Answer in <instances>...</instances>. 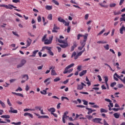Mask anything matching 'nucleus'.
Instances as JSON below:
<instances>
[{
	"instance_id": "39",
	"label": "nucleus",
	"mask_w": 125,
	"mask_h": 125,
	"mask_svg": "<svg viewBox=\"0 0 125 125\" xmlns=\"http://www.w3.org/2000/svg\"><path fill=\"white\" fill-rule=\"evenodd\" d=\"M82 68H83V66L82 65H78L77 66V70L80 72V71H82Z\"/></svg>"
},
{
	"instance_id": "2",
	"label": "nucleus",
	"mask_w": 125,
	"mask_h": 125,
	"mask_svg": "<svg viewBox=\"0 0 125 125\" xmlns=\"http://www.w3.org/2000/svg\"><path fill=\"white\" fill-rule=\"evenodd\" d=\"M52 49V47L44 46L42 47V51H43L45 49H46V50H47L48 53L51 56H53V55H54V54L53 53V52H52V51H51Z\"/></svg>"
},
{
	"instance_id": "42",
	"label": "nucleus",
	"mask_w": 125,
	"mask_h": 125,
	"mask_svg": "<svg viewBox=\"0 0 125 125\" xmlns=\"http://www.w3.org/2000/svg\"><path fill=\"white\" fill-rule=\"evenodd\" d=\"M29 89H30V86H29L28 84H26L25 86L26 91H28Z\"/></svg>"
},
{
	"instance_id": "56",
	"label": "nucleus",
	"mask_w": 125,
	"mask_h": 125,
	"mask_svg": "<svg viewBox=\"0 0 125 125\" xmlns=\"http://www.w3.org/2000/svg\"><path fill=\"white\" fill-rule=\"evenodd\" d=\"M37 20L38 22H41V21H42V17L39 16L38 18H37Z\"/></svg>"
},
{
	"instance_id": "10",
	"label": "nucleus",
	"mask_w": 125,
	"mask_h": 125,
	"mask_svg": "<svg viewBox=\"0 0 125 125\" xmlns=\"http://www.w3.org/2000/svg\"><path fill=\"white\" fill-rule=\"evenodd\" d=\"M113 78L115 81H119L118 79H120V80H122V78H121V76L118 75V74L117 73H115V74L114 75ZM117 78H118V79Z\"/></svg>"
},
{
	"instance_id": "18",
	"label": "nucleus",
	"mask_w": 125,
	"mask_h": 125,
	"mask_svg": "<svg viewBox=\"0 0 125 125\" xmlns=\"http://www.w3.org/2000/svg\"><path fill=\"white\" fill-rule=\"evenodd\" d=\"M58 20L59 22H61V23H63V24H64V22H65V20H64V19H62V18H61V17H59L58 18Z\"/></svg>"
},
{
	"instance_id": "30",
	"label": "nucleus",
	"mask_w": 125,
	"mask_h": 125,
	"mask_svg": "<svg viewBox=\"0 0 125 125\" xmlns=\"http://www.w3.org/2000/svg\"><path fill=\"white\" fill-rule=\"evenodd\" d=\"M104 48L105 49V50H109V49L110 47H109V44H107L104 46Z\"/></svg>"
},
{
	"instance_id": "46",
	"label": "nucleus",
	"mask_w": 125,
	"mask_h": 125,
	"mask_svg": "<svg viewBox=\"0 0 125 125\" xmlns=\"http://www.w3.org/2000/svg\"><path fill=\"white\" fill-rule=\"evenodd\" d=\"M99 4V5L101 6L102 7H108V6L103 4L102 3H100Z\"/></svg>"
},
{
	"instance_id": "62",
	"label": "nucleus",
	"mask_w": 125,
	"mask_h": 125,
	"mask_svg": "<svg viewBox=\"0 0 125 125\" xmlns=\"http://www.w3.org/2000/svg\"><path fill=\"white\" fill-rule=\"evenodd\" d=\"M104 125H109V124L107 123L106 120H104Z\"/></svg>"
},
{
	"instance_id": "31",
	"label": "nucleus",
	"mask_w": 125,
	"mask_h": 125,
	"mask_svg": "<svg viewBox=\"0 0 125 125\" xmlns=\"http://www.w3.org/2000/svg\"><path fill=\"white\" fill-rule=\"evenodd\" d=\"M76 47H77V44H74L71 47V48L70 51H73L74 49H75V48H76Z\"/></svg>"
},
{
	"instance_id": "52",
	"label": "nucleus",
	"mask_w": 125,
	"mask_h": 125,
	"mask_svg": "<svg viewBox=\"0 0 125 125\" xmlns=\"http://www.w3.org/2000/svg\"><path fill=\"white\" fill-rule=\"evenodd\" d=\"M76 107H78V108H85V106L84 105H76Z\"/></svg>"
},
{
	"instance_id": "58",
	"label": "nucleus",
	"mask_w": 125,
	"mask_h": 125,
	"mask_svg": "<svg viewBox=\"0 0 125 125\" xmlns=\"http://www.w3.org/2000/svg\"><path fill=\"white\" fill-rule=\"evenodd\" d=\"M104 100L105 101H106V102H109V103H111V102H112V101L109 99H105Z\"/></svg>"
},
{
	"instance_id": "6",
	"label": "nucleus",
	"mask_w": 125,
	"mask_h": 125,
	"mask_svg": "<svg viewBox=\"0 0 125 125\" xmlns=\"http://www.w3.org/2000/svg\"><path fill=\"white\" fill-rule=\"evenodd\" d=\"M73 66H75V63H71V64L67 66L64 69V71H63V74H67V73H68V70L70 68H72V67H73Z\"/></svg>"
},
{
	"instance_id": "43",
	"label": "nucleus",
	"mask_w": 125,
	"mask_h": 125,
	"mask_svg": "<svg viewBox=\"0 0 125 125\" xmlns=\"http://www.w3.org/2000/svg\"><path fill=\"white\" fill-rule=\"evenodd\" d=\"M116 84H117V83L116 82H113L112 83H111L110 84V86L111 87H114V86H115V85H116Z\"/></svg>"
},
{
	"instance_id": "24",
	"label": "nucleus",
	"mask_w": 125,
	"mask_h": 125,
	"mask_svg": "<svg viewBox=\"0 0 125 125\" xmlns=\"http://www.w3.org/2000/svg\"><path fill=\"white\" fill-rule=\"evenodd\" d=\"M51 76H57V73H56V71L54 70H52L51 72Z\"/></svg>"
},
{
	"instance_id": "28",
	"label": "nucleus",
	"mask_w": 125,
	"mask_h": 125,
	"mask_svg": "<svg viewBox=\"0 0 125 125\" xmlns=\"http://www.w3.org/2000/svg\"><path fill=\"white\" fill-rule=\"evenodd\" d=\"M57 41L59 42H60V43H65V42H66V41H63V40H61V39H57Z\"/></svg>"
},
{
	"instance_id": "34",
	"label": "nucleus",
	"mask_w": 125,
	"mask_h": 125,
	"mask_svg": "<svg viewBox=\"0 0 125 125\" xmlns=\"http://www.w3.org/2000/svg\"><path fill=\"white\" fill-rule=\"evenodd\" d=\"M28 111H35V109H29V108H25L23 110L24 112H28Z\"/></svg>"
},
{
	"instance_id": "17",
	"label": "nucleus",
	"mask_w": 125,
	"mask_h": 125,
	"mask_svg": "<svg viewBox=\"0 0 125 125\" xmlns=\"http://www.w3.org/2000/svg\"><path fill=\"white\" fill-rule=\"evenodd\" d=\"M31 42L32 40L28 39L27 41L26 47H28V46H30V45H31Z\"/></svg>"
},
{
	"instance_id": "29",
	"label": "nucleus",
	"mask_w": 125,
	"mask_h": 125,
	"mask_svg": "<svg viewBox=\"0 0 125 125\" xmlns=\"http://www.w3.org/2000/svg\"><path fill=\"white\" fill-rule=\"evenodd\" d=\"M97 43H99V44H100V43H107V42L106 41H97Z\"/></svg>"
},
{
	"instance_id": "3",
	"label": "nucleus",
	"mask_w": 125,
	"mask_h": 125,
	"mask_svg": "<svg viewBox=\"0 0 125 125\" xmlns=\"http://www.w3.org/2000/svg\"><path fill=\"white\" fill-rule=\"evenodd\" d=\"M83 52H82V51L78 52L77 54H76V52H74L71 55V58H73V57H74L75 60H77V59H78V58H79L80 56H82V54H83Z\"/></svg>"
},
{
	"instance_id": "7",
	"label": "nucleus",
	"mask_w": 125,
	"mask_h": 125,
	"mask_svg": "<svg viewBox=\"0 0 125 125\" xmlns=\"http://www.w3.org/2000/svg\"><path fill=\"white\" fill-rule=\"evenodd\" d=\"M84 86H86V85L83 83H81V84L77 85V89L79 90H82V89H83Z\"/></svg>"
},
{
	"instance_id": "57",
	"label": "nucleus",
	"mask_w": 125,
	"mask_h": 125,
	"mask_svg": "<svg viewBox=\"0 0 125 125\" xmlns=\"http://www.w3.org/2000/svg\"><path fill=\"white\" fill-rule=\"evenodd\" d=\"M83 47H83V46H80L78 47V50H82L83 48Z\"/></svg>"
},
{
	"instance_id": "41",
	"label": "nucleus",
	"mask_w": 125,
	"mask_h": 125,
	"mask_svg": "<svg viewBox=\"0 0 125 125\" xmlns=\"http://www.w3.org/2000/svg\"><path fill=\"white\" fill-rule=\"evenodd\" d=\"M116 4L115 3H110V4H109V6H110V7H115V6H116Z\"/></svg>"
},
{
	"instance_id": "21",
	"label": "nucleus",
	"mask_w": 125,
	"mask_h": 125,
	"mask_svg": "<svg viewBox=\"0 0 125 125\" xmlns=\"http://www.w3.org/2000/svg\"><path fill=\"white\" fill-rule=\"evenodd\" d=\"M40 93L43 95H46L47 94V91H46V90L44 89L42 91H41Z\"/></svg>"
},
{
	"instance_id": "63",
	"label": "nucleus",
	"mask_w": 125,
	"mask_h": 125,
	"mask_svg": "<svg viewBox=\"0 0 125 125\" xmlns=\"http://www.w3.org/2000/svg\"><path fill=\"white\" fill-rule=\"evenodd\" d=\"M120 21L122 22V21H125V17H122L120 19Z\"/></svg>"
},
{
	"instance_id": "9",
	"label": "nucleus",
	"mask_w": 125,
	"mask_h": 125,
	"mask_svg": "<svg viewBox=\"0 0 125 125\" xmlns=\"http://www.w3.org/2000/svg\"><path fill=\"white\" fill-rule=\"evenodd\" d=\"M27 61L25 60H21V64H19V65H17V68H21V67H23L24 66V64H26V62Z\"/></svg>"
},
{
	"instance_id": "40",
	"label": "nucleus",
	"mask_w": 125,
	"mask_h": 125,
	"mask_svg": "<svg viewBox=\"0 0 125 125\" xmlns=\"http://www.w3.org/2000/svg\"><path fill=\"white\" fill-rule=\"evenodd\" d=\"M7 103L8 105H9V106H12V104H11V103H10V101H9V99H7Z\"/></svg>"
},
{
	"instance_id": "22",
	"label": "nucleus",
	"mask_w": 125,
	"mask_h": 125,
	"mask_svg": "<svg viewBox=\"0 0 125 125\" xmlns=\"http://www.w3.org/2000/svg\"><path fill=\"white\" fill-rule=\"evenodd\" d=\"M0 118H3V119H10V116L8 115H2L0 116Z\"/></svg>"
},
{
	"instance_id": "4",
	"label": "nucleus",
	"mask_w": 125,
	"mask_h": 125,
	"mask_svg": "<svg viewBox=\"0 0 125 125\" xmlns=\"http://www.w3.org/2000/svg\"><path fill=\"white\" fill-rule=\"evenodd\" d=\"M0 7H5L7 9H10V10L12 9V7L13 8H17L16 6H14L12 4H9L8 5H7L4 4H0Z\"/></svg>"
},
{
	"instance_id": "53",
	"label": "nucleus",
	"mask_w": 125,
	"mask_h": 125,
	"mask_svg": "<svg viewBox=\"0 0 125 125\" xmlns=\"http://www.w3.org/2000/svg\"><path fill=\"white\" fill-rule=\"evenodd\" d=\"M17 95L18 96H20V97H24V95H23V94H21V93H17Z\"/></svg>"
},
{
	"instance_id": "20",
	"label": "nucleus",
	"mask_w": 125,
	"mask_h": 125,
	"mask_svg": "<svg viewBox=\"0 0 125 125\" xmlns=\"http://www.w3.org/2000/svg\"><path fill=\"white\" fill-rule=\"evenodd\" d=\"M121 114H120V113H115L113 114V116H114V117L116 119H119L120 118V116Z\"/></svg>"
},
{
	"instance_id": "37",
	"label": "nucleus",
	"mask_w": 125,
	"mask_h": 125,
	"mask_svg": "<svg viewBox=\"0 0 125 125\" xmlns=\"http://www.w3.org/2000/svg\"><path fill=\"white\" fill-rule=\"evenodd\" d=\"M52 2H53V3H55L56 5H59V2H58V1L56 0H52Z\"/></svg>"
},
{
	"instance_id": "19",
	"label": "nucleus",
	"mask_w": 125,
	"mask_h": 125,
	"mask_svg": "<svg viewBox=\"0 0 125 125\" xmlns=\"http://www.w3.org/2000/svg\"><path fill=\"white\" fill-rule=\"evenodd\" d=\"M123 31H125V27L124 25H123L122 27L120 29V34H124Z\"/></svg>"
},
{
	"instance_id": "64",
	"label": "nucleus",
	"mask_w": 125,
	"mask_h": 125,
	"mask_svg": "<svg viewBox=\"0 0 125 125\" xmlns=\"http://www.w3.org/2000/svg\"><path fill=\"white\" fill-rule=\"evenodd\" d=\"M122 82H123V83H125V77L123 78V79H121V80Z\"/></svg>"
},
{
	"instance_id": "13",
	"label": "nucleus",
	"mask_w": 125,
	"mask_h": 125,
	"mask_svg": "<svg viewBox=\"0 0 125 125\" xmlns=\"http://www.w3.org/2000/svg\"><path fill=\"white\" fill-rule=\"evenodd\" d=\"M39 52V50H36L32 52V55L30 56L31 57H36V55H37V53Z\"/></svg>"
},
{
	"instance_id": "36",
	"label": "nucleus",
	"mask_w": 125,
	"mask_h": 125,
	"mask_svg": "<svg viewBox=\"0 0 125 125\" xmlns=\"http://www.w3.org/2000/svg\"><path fill=\"white\" fill-rule=\"evenodd\" d=\"M60 78L59 77H57L55 79H54V82L55 83H57V82H59V81H60Z\"/></svg>"
},
{
	"instance_id": "1",
	"label": "nucleus",
	"mask_w": 125,
	"mask_h": 125,
	"mask_svg": "<svg viewBox=\"0 0 125 125\" xmlns=\"http://www.w3.org/2000/svg\"><path fill=\"white\" fill-rule=\"evenodd\" d=\"M47 35H44L42 39V42H44V44H50L52 42V40H53V36H51L49 37V40L46 39Z\"/></svg>"
},
{
	"instance_id": "60",
	"label": "nucleus",
	"mask_w": 125,
	"mask_h": 125,
	"mask_svg": "<svg viewBox=\"0 0 125 125\" xmlns=\"http://www.w3.org/2000/svg\"><path fill=\"white\" fill-rule=\"evenodd\" d=\"M50 78H48L47 79L44 81V83H47V82H48V81H50Z\"/></svg>"
},
{
	"instance_id": "49",
	"label": "nucleus",
	"mask_w": 125,
	"mask_h": 125,
	"mask_svg": "<svg viewBox=\"0 0 125 125\" xmlns=\"http://www.w3.org/2000/svg\"><path fill=\"white\" fill-rule=\"evenodd\" d=\"M88 16H89V15L88 14H87L84 16L85 20H87V19H88Z\"/></svg>"
},
{
	"instance_id": "26",
	"label": "nucleus",
	"mask_w": 125,
	"mask_h": 125,
	"mask_svg": "<svg viewBox=\"0 0 125 125\" xmlns=\"http://www.w3.org/2000/svg\"><path fill=\"white\" fill-rule=\"evenodd\" d=\"M0 104L1 106H2V108H5V107H6V106L5 105V104L1 101V100H0Z\"/></svg>"
},
{
	"instance_id": "11",
	"label": "nucleus",
	"mask_w": 125,
	"mask_h": 125,
	"mask_svg": "<svg viewBox=\"0 0 125 125\" xmlns=\"http://www.w3.org/2000/svg\"><path fill=\"white\" fill-rule=\"evenodd\" d=\"M10 110L9 111V113H13V114H17L18 113V111L17 110L13 109V107H10Z\"/></svg>"
},
{
	"instance_id": "47",
	"label": "nucleus",
	"mask_w": 125,
	"mask_h": 125,
	"mask_svg": "<svg viewBox=\"0 0 125 125\" xmlns=\"http://www.w3.org/2000/svg\"><path fill=\"white\" fill-rule=\"evenodd\" d=\"M86 117L88 120H91V119L93 118L92 116L91 115H87Z\"/></svg>"
},
{
	"instance_id": "27",
	"label": "nucleus",
	"mask_w": 125,
	"mask_h": 125,
	"mask_svg": "<svg viewBox=\"0 0 125 125\" xmlns=\"http://www.w3.org/2000/svg\"><path fill=\"white\" fill-rule=\"evenodd\" d=\"M22 79H24L25 81H28L29 80V76H28V75H24L23 76Z\"/></svg>"
},
{
	"instance_id": "59",
	"label": "nucleus",
	"mask_w": 125,
	"mask_h": 125,
	"mask_svg": "<svg viewBox=\"0 0 125 125\" xmlns=\"http://www.w3.org/2000/svg\"><path fill=\"white\" fill-rule=\"evenodd\" d=\"M15 81H16V79H12L9 80L10 83H14V82H15Z\"/></svg>"
},
{
	"instance_id": "12",
	"label": "nucleus",
	"mask_w": 125,
	"mask_h": 125,
	"mask_svg": "<svg viewBox=\"0 0 125 125\" xmlns=\"http://www.w3.org/2000/svg\"><path fill=\"white\" fill-rule=\"evenodd\" d=\"M23 116L24 117H29V118H31V119H33V118L34 117V116H33V114L28 112H26L24 113Z\"/></svg>"
},
{
	"instance_id": "33",
	"label": "nucleus",
	"mask_w": 125,
	"mask_h": 125,
	"mask_svg": "<svg viewBox=\"0 0 125 125\" xmlns=\"http://www.w3.org/2000/svg\"><path fill=\"white\" fill-rule=\"evenodd\" d=\"M120 14H122V12L121 11H119L118 12H114V15H119Z\"/></svg>"
},
{
	"instance_id": "54",
	"label": "nucleus",
	"mask_w": 125,
	"mask_h": 125,
	"mask_svg": "<svg viewBox=\"0 0 125 125\" xmlns=\"http://www.w3.org/2000/svg\"><path fill=\"white\" fill-rule=\"evenodd\" d=\"M64 24L65 26H69V25H70V22H66L65 21Z\"/></svg>"
},
{
	"instance_id": "5",
	"label": "nucleus",
	"mask_w": 125,
	"mask_h": 125,
	"mask_svg": "<svg viewBox=\"0 0 125 125\" xmlns=\"http://www.w3.org/2000/svg\"><path fill=\"white\" fill-rule=\"evenodd\" d=\"M87 37H88V34H85V36H84V40L83 41H81L80 42L81 46L84 47L86 43L85 42L86 41H87Z\"/></svg>"
},
{
	"instance_id": "14",
	"label": "nucleus",
	"mask_w": 125,
	"mask_h": 125,
	"mask_svg": "<svg viewBox=\"0 0 125 125\" xmlns=\"http://www.w3.org/2000/svg\"><path fill=\"white\" fill-rule=\"evenodd\" d=\"M63 44H60L61 47H62V48H65V47H67L68 46V43L67 42L65 41L64 43H62Z\"/></svg>"
},
{
	"instance_id": "44",
	"label": "nucleus",
	"mask_w": 125,
	"mask_h": 125,
	"mask_svg": "<svg viewBox=\"0 0 125 125\" xmlns=\"http://www.w3.org/2000/svg\"><path fill=\"white\" fill-rule=\"evenodd\" d=\"M62 101H64V99H66L69 101V99L67 97H61Z\"/></svg>"
},
{
	"instance_id": "38",
	"label": "nucleus",
	"mask_w": 125,
	"mask_h": 125,
	"mask_svg": "<svg viewBox=\"0 0 125 125\" xmlns=\"http://www.w3.org/2000/svg\"><path fill=\"white\" fill-rule=\"evenodd\" d=\"M101 113H107V112H108V111H107L106 110L104 109V108H101Z\"/></svg>"
},
{
	"instance_id": "55",
	"label": "nucleus",
	"mask_w": 125,
	"mask_h": 125,
	"mask_svg": "<svg viewBox=\"0 0 125 125\" xmlns=\"http://www.w3.org/2000/svg\"><path fill=\"white\" fill-rule=\"evenodd\" d=\"M105 83H108V77L105 76L104 77Z\"/></svg>"
},
{
	"instance_id": "8",
	"label": "nucleus",
	"mask_w": 125,
	"mask_h": 125,
	"mask_svg": "<svg viewBox=\"0 0 125 125\" xmlns=\"http://www.w3.org/2000/svg\"><path fill=\"white\" fill-rule=\"evenodd\" d=\"M102 121L101 118H94L92 119V122L93 123H96V124H102L101 122Z\"/></svg>"
},
{
	"instance_id": "35",
	"label": "nucleus",
	"mask_w": 125,
	"mask_h": 125,
	"mask_svg": "<svg viewBox=\"0 0 125 125\" xmlns=\"http://www.w3.org/2000/svg\"><path fill=\"white\" fill-rule=\"evenodd\" d=\"M105 32V29L104 28L103 29H102V30L98 34V36H100V35H102V34H103V33H104Z\"/></svg>"
},
{
	"instance_id": "23",
	"label": "nucleus",
	"mask_w": 125,
	"mask_h": 125,
	"mask_svg": "<svg viewBox=\"0 0 125 125\" xmlns=\"http://www.w3.org/2000/svg\"><path fill=\"white\" fill-rule=\"evenodd\" d=\"M86 110H88V112H87L88 115H90V114H91V113H92V109H91V108L86 107Z\"/></svg>"
},
{
	"instance_id": "51",
	"label": "nucleus",
	"mask_w": 125,
	"mask_h": 125,
	"mask_svg": "<svg viewBox=\"0 0 125 125\" xmlns=\"http://www.w3.org/2000/svg\"><path fill=\"white\" fill-rule=\"evenodd\" d=\"M118 87L119 88H122V87H124V84H118Z\"/></svg>"
},
{
	"instance_id": "50",
	"label": "nucleus",
	"mask_w": 125,
	"mask_h": 125,
	"mask_svg": "<svg viewBox=\"0 0 125 125\" xmlns=\"http://www.w3.org/2000/svg\"><path fill=\"white\" fill-rule=\"evenodd\" d=\"M22 90H23V89H22V88L21 87H19L16 90V91H22Z\"/></svg>"
},
{
	"instance_id": "61",
	"label": "nucleus",
	"mask_w": 125,
	"mask_h": 125,
	"mask_svg": "<svg viewBox=\"0 0 125 125\" xmlns=\"http://www.w3.org/2000/svg\"><path fill=\"white\" fill-rule=\"evenodd\" d=\"M43 67V65H41V66H38V67H37V69H38V70H42V68Z\"/></svg>"
},
{
	"instance_id": "16",
	"label": "nucleus",
	"mask_w": 125,
	"mask_h": 125,
	"mask_svg": "<svg viewBox=\"0 0 125 125\" xmlns=\"http://www.w3.org/2000/svg\"><path fill=\"white\" fill-rule=\"evenodd\" d=\"M86 72H87V71L86 70H83L82 72H81L79 74V76L80 77H83V76L85 75V74H86Z\"/></svg>"
},
{
	"instance_id": "45",
	"label": "nucleus",
	"mask_w": 125,
	"mask_h": 125,
	"mask_svg": "<svg viewBox=\"0 0 125 125\" xmlns=\"http://www.w3.org/2000/svg\"><path fill=\"white\" fill-rule=\"evenodd\" d=\"M12 33L13 35H14V36H16V37H18V38H19V35H18L17 32L13 31Z\"/></svg>"
},
{
	"instance_id": "25",
	"label": "nucleus",
	"mask_w": 125,
	"mask_h": 125,
	"mask_svg": "<svg viewBox=\"0 0 125 125\" xmlns=\"http://www.w3.org/2000/svg\"><path fill=\"white\" fill-rule=\"evenodd\" d=\"M45 9H46V10H51V9H52V6L46 5L45 6Z\"/></svg>"
},
{
	"instance_id": "15",
	"label": "nucleus",
	"mask_w": 125,
	"mask_h": 125,
	"mask_svg": "<svg viewBox=\"0 0 125 125\" xmlns=\"http://www.w3.org/2000/svg\"><path fill=\"white\" fill-rule=\"evenodd\" d=\"M48 111H49V112H50L51 114H53L54 112L56 111V110L54 107H51L48 109Z\"/></svg>"
},
{
	"instance_id": "48",
	"label": "nucleus",
	"mask_w": 125,
	"mask_h": 125,
	"mask_svg": "<svg viewBox=\"0 0 125 125\" xmlns=\"http://www.w3.org/2000/svg\"><path fill=\"white\" fill-rule=\"evenodd\" d=\"M82 101L84 105H87V104H88V102H87V101H86L84 100H82Z\"/></svg>"
},
{
	"instance_id": "32",
	"label": "nucleus",
	"mask_w": 125,
	"mask_h": 125,
	"mask_svg": "<svg viewBox=\"0 0 125 125\" xmlns=\"http://www.w3.org/2000/svg\"><path fill=\"white\" fill-rule=\"evenodd\" d=\"M47 19L49 20H52V14H49L47 16Z\"/></svg>"
}]
</instances>
